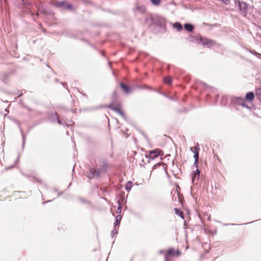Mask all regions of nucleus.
<instances>
[{"mask_svg":"<svg viewBox=\"0 0 261 261\" xmlns=\"http://www.w3.org/2000/svg\"><path fill=\"white\" fill-rule=\"evenodd\" d=\"M256 95L258 99L261 101V88L256 90Z\"/></svg>","mask_w":261,"mask_h":261,"instance_id":"nucleus-13","label":"nucleus"},{"mask_svg":"<svg viewBox=\"0 0 261 261\" xmlns=\"http://www.w3.org/2000/svg\"><path fill=\"white\" fill-rule=\"evenodd\" d=\"M161 152L162 151L160 149H156L149 151L148 154L146 155V156L149 158L150 159L153 160L157 158L159 155H160Z\"/></svg>","mask_w":261,"mask_h":261,"instance_id":"nucleus-3","label":"nucleus"},{"mask_svg":"<svg viewBox=\"0 0 261 261\" xmlns=\"http://www.w3.org/2000/svg\"><path fill=\"white\" fill-rule=\"evenodd\" d=\"M113 109L114 110H115V111L117 112L118 113H119L120 115H122V112L120 111V110L118 108H113Z\"/></svg>","mask_w":261,"mask_h":261,"instance_id":"nucleus-19","label":"nucleus"},{"mask_svg":"<svg viewBox=\"0 0 261 261\" xmlns=\"http://www.w3.org/2000/svg\"><path fill=\"white\" fill-rule=\"evenodd\" d=\"M118 206L117 207V212L118 213H120L122 211V205L119 201H118Z\"/></svg>","mask_w":261,"mask_h":261,"instance_id":"nucleus-17","label":"nucleus"},{"mask_svg":"<svg viewBox=\"0 0 261 261\" xmlns=\"http://www.w3.org/2000/svg\"><path fill=\"white\" fill-rule=\"evenodd\" d=\"M174 210L176 214L178 215L180 217L183 218V213L181 211L178 210L176 208H175Z\"/></svg>","mask_w":261,"mask_h":261,"instance_id":"nucleus-16","label":"nucleus"},{"mask_svg":"<svg viewBox=\"0 0 261 261\" xmlns=\"http://www.w3.org/2000/svg\"><path fill=\"white\" fill-rule=\"evenodd\" d=\"M201 42L203 45H205L208 47L213 46L215 44V42L214 41L208 39H202Z\"/></svg>","mask_w":261,"mask_h":261,"instance_id":"nucleus-6","label":"nucleus"},{"mask_svg":"<svg viewBox=\"0 0 261 261\" xmlns=\"http://www.w3.org/2000/svg\"><path fill=\"white\" fill-rule=\"evenodd\" d=\"M89 171L90 173L89 175L90 178L94 177L95 176H98L99 175V172L94 169H90Z\"/></svg>","mask_w":261,"mask_h":261,"instance_id":"nucleus-8","label":"nucleus"},{"mask_svg":"<svg viewBox=\"0 0 261 261\" xmlns=\"http://www.w3.org/2000/svg\"><path fill=\"white\" fill-rule=\"evenodd\" d=\"M132 182H130V181L127 182V183L126 184V185L125 186V189L127 191H129L130 190L131 188H132Z\"/></svg>","mask_w":261,"mask_h":261,"instance_id":"nucleus-15","label":"nucleus"},{"mask_svg":"<svg viewBox=\"0 0 261 261\" xmlns=\"http://www.w3.org/2000/svg\"><path fill=\"white\" fill-rule=\"evenodd\" d=\"M161 165V164H160V163H159V164H156V165H155L154 166L153 168H154V169H155V168H156L160 166Z\"/></svg>","mask_w":261,"mask_h":261,"instance_id":"nucleus-21","label":"nucleus"},{"mask_svg":"<svg viewBox=\"0 0 261 261\" xmlns=\"http://www.w3.org/2000/svg\"><path fill=\"white\" fill-rule=\"evenodd\" d=\"M185 29L186 30L189 31V32H191L193 31V26L191 24H189V23H186L185 24Z\"/></svg>","mask_w":261,"mask_h":261,"instance_id":"nucleus-11","label":"nucleus"},{"mask_svg":"<svg viewBox=\"0 0 261 261\" xmlns=\"http://www.w3.org/2000/svg\"><path fill=\"white\" fill-rule=\"evenodd\" d=\"M173 27L176 29L178 31H180L182 30V26L179 22H175L173 24Z\"/></svg>","mask_w":261,"mask_h":261,"instance_id":"nucleus-10","label":"nucleus"},{"mask_svg":"<svg viewBox=\"0 0 261 261\" xmlns=\"http://www.w3.org/2000/svg\"><path fill=\"white\" fill-rule=\"evenodd\" d=\"M190 150L191 151H192L194 153V158L195 161H194V166H197L198 163L199 148V147H192L190 148Z\"/></svg>","mask_w":261,"mask_h":261,"instance_id":"nucleus-4","label":"nucleus"},{"mask_svg":"<svg viewBox=\"0 0 261 261\" xmlns=\"http://www.w3.org/2000/svg\"><path fill=\"white\" fill-rule=\"evenodd\" d=\"M180 254V252L179 251H176L173 248H170L167 252V253L165 254V261H170L169 255H176L177 256H179Z\"/></svg>","mask_w":261,"mask_h":261,"instance_id":"nucleus-2","label":"nucleus"},{"mask_svg":"<svg viewBox=\"0 0 261 261\" xmlns=\"http://www.w3.org/2000/svg\"><path fill=\"white\" fill-rule=\"evenodd\" d=\"M151 2L153 5L156 6L159 5L161 3L160 0H151Z\"/></svg>","mask_w":261,"mask_h":261,"instance_id":"nucleus-18","label":"nucleus"},{"mask_svg":"<svg viewBox=\"0 0 261 261\" xmlns=\"http://www.w3.org/2000/svg\"><path fill=\"white\" fill-rule=\"evenodd\" d=\"M164 81L167 84H171L172 82V79L170 77H166L164 78Z\"/></svg>","mask_w":261,"mask_h":261,"instance_id":"nucleus-14","label":"nucleus"},{"mask_svg":"<svg viewBox=\"0 0 261 261\" xmlns=\"http://www.w3.org/2000/svg\"><path fill=\"white\" fill-rule=\"evenodd\" d=\"M198 164H197V166H195L196 168V170L193 171L192 173V182L193 183L195 182V180H198L199 179V177L200 171L198 169Z\"/></svg>","mask_w":261,"mask_h":261,"instance_id":"nucleus-5","label":"nucleus"},{"mask_svg":"<svg viewBox=\"0 0 261 261\" xmlns=\"http://www.w3.org/2000/svg\"><path fill=\"white\" fill-rule=\"evenodd\" d=\"M58 123H59V124H60V123H61V122H60V121L59 120L58 121Z\"/></svg>","mask_w":261,"mask_h":261,"instance_id":"nucleus-23","label":"nucleus"},{"mask_svg":"<svg viewBox=\"0 0 261 261\" xmlns=\"http://www.w3.org/2000/svg\"><path fill=\"white\" fill-rule=\"evenodd\" d=\"M64 5H65V4H64V3L63 2H62L59 3V6H63Z\"/></svg>","mask_w":261,"mask_h":261,"instance_id":"nucleus-22","label":"nucleus"},{"mask_svg":"<svg viewBox=\"0 0 261 261\" xmlns=\"http://www.w3.org/2000/svg\"><path fill=\"white\" fill-rule=\"evenodd\" d=\"M234 3L236 6L239 7L241 14L244 16H246L247 10V4L244 2H240L239 0H234Z\"/></svg>","mask_w":261,"mask_h":261,"instance_id":"nucleus-1","label":"nucleus"},{"mask_svg":"<svg viewBox=\"0 0 261 261\" xmlns=\"http://www.w3.org/2000/svg\"><path fill=\"white\" fill-rule=\"evenodd\" d=\"M121 218L122 217L120 215H118L116 216V219L115 222V227H116L117 225H119Z\"/></svg>","mask_w":261,"mask_h":261,"instance_id":"nucleus-12","label":"nucleus"},{"mask_svg":"<svg viewBox=\"0 0 261 261\" xmlns=\"http://www.w3.org/2000/svg\"><path fill=\"white\" fill-rule=\"evenodd\" d=\"M254 95L252 92H250L247 93L245 96V98L247 100H248L250 101H252L254 99Z\"/></svg>","mask_w":261,"mask_h":261,"instance_id":"nucleus-9","label":"nucleus"},{"mask_svg":"<svg viewBox=\"0 0 261 261\" xmlns=\"http://www.w3.org/2000/svg\"><path fill=\"white\" fill-rule=\"evenodd\" d=\"M65 7L67 8V9H71V5L68 4L65 5Z\"/></svg>","mask_w":261,"mask_h":261,"instance_id":"nucleus-20","label":"nucleus"},{"mask_svg":"<svg viewBox=\"0 0 261 261\" xmlns=\"http://www.w3.org/2000/svg\"><path fill=\"white\" fill-rule=\"evenodd\" d=\"M120 86L125 94H129L132 91V89L129 86L122 83L120 84Z\"/></svg>","mask_w":261,"mask_h":261,"instance_id":"nucleus-7","label":"nucleus"}]
</instances>
